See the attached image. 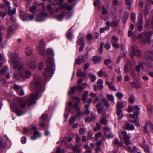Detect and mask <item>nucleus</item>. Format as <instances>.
I'll use <instances>...</instances> for the list:
<instances>
[{
    "instance_id": "obj_1",
    "label": "nucleus",
    "mask_w": 153,
    "mask_h": 153,
    "mask_svg": "<svg viewBox=\"0 0 153 153\" xmlns=\"http://www.w3.org/2000/svg\"><path fill=\"white\" fill-rule=\"evenodd\" d=\"M41 79L40 77L36 76L33 81L31 82L30 86L33 85L36 88L35 92L29 97L27 100H25L21 98L18 99L16 104H13L11 106V109L18 116L23 114L25 112L23 110L25 109L26 106H30L36 102V100L41 96L42 93L45 90L44 85L41 83Z\"/></svg>"
},
{
    "instance_id": "obj_2",
    "label": "nucleus",
    "mask_w": 153,
    "mask_h": 153,
    "mask_svg": "<svg viewBox=\"0 0 153 153\" xmlns=\"http://www.w3.org/2000/svg\"><path fill=\"white\" fill-rule=\"evenodd\" d=\"M11 54L12 64L13 65V68L15 70L14 78L18 79L19 78L25 79L29 78L31 75V73L28 70L23 72V64L19 61L15 59V56Z\"/></svg>"
},
{
    "instance_id": "obj_3",
    "label": "nucleus",
    "mask_w": 153,
    "mask_h": 153,
    "mask_svg": "<svg viewBox=\"0 0 153 153\" xmlns=\"http://www.w3.org/2000/svg\"><path fill=\"white\" fill-rule=\"evenodd\" d=\"M53 62V59L52 58H48L46 61L47 67L43 73L44 77L48 78L51 74H54L55 65Z\"/></svg>"
},
{
    "instance_id": "obj_4",
    "label": "nucleus",
    "mask_w": 153,
    "mask_h": 153,
    "mask_svg": "<svg viewBox=\"0 0 153 153\" xmlns=\"http://www.w3.org/2000/svg\"><path fill=\"white\" fill-rule=\"evenodd\" d=\"M152 32L151 31L148 32L141 33L138 36V38L143 43H147L150 42V37Z\"/></svg>"
},
{
    "instance_id": "obj_5",
    "label": "nucleus",
    "mask_w": 153,
    "mask_h": 153,
    "mask_svg": "<svg viewBox=\"0 0 153 153\" xmlns=\"http://www.w3.org/2000/svg\"><path fill=\"white\" fill-rule=\"evenodd\" d=\"M136 46L134 47L132 51L130 53V56L133 59H134V56H136L137 57H140L142 56L140 50L136 49Z\"/></svg>"
},
{
    "instance_id": "obj_6",
    "label": "nucleus",
    "mask_w": 153,
    "mask_h": 153,
    "mask_svg": "<svg viewBox=\"0 0 153 153\" xmlns=\"http://www.w3.org/2000/svg\"><path fill=\"white\" fill-rule=\"evenodd\" d=\"M30 129L34 131L33 135L32 136L31 138L33 140L36 139L37 138L40 136V133L37 131H36L37 129L36 126H30Z\"/></svg>"
},
{
    "instance_id": "obj_7",
    "label": "nucleus",
    "mask_w": 153,
    "mask_h": 153,
    "mask_svg": "<svg viewBox=\"0 0 153 153\" xmlns=\"http://www.w3.org/2000/svg\"><path fill=\"white\" fill-rule=\"evenodd\" d=\"M74 108L76 109V111L77 112V116L79 118H81L83 116L84 114V112L80 111L81 106L78 105V103L75 102L73 105Z\"/></svg>"
},
{
    "instance_id": "obj_8",
    "label": "nucleus",
    "mask_w": 153,
    "mask_h": 153,
    "mask_svg": "<svg viewBox=\"0 0 153 153\" xmlns=\"http://www.w3.org/2000/svg\"><path fill=\"white\" fill-rule=\"evenodd\" d=\"M45 44L44 43V40L43 39H41L38 49L39 53L40 54L42 55L44 53L45 50Z\"/></svg>"
},
{
    "instance_id": "obj_9",
    "label": "nucleus",
    "mask_w": 153,
    "mask_h": 153,
    "mask_svg": "<svg viewBox=\"0 0 153 153\" xmlns=\"http://www.w3.org/2000/svg\"><path fill=\"white\" fill-rule=\"evenodd\" d=\"M122 133L123 136V138L125 140V144L127 145L130 144V136L129 135H128L126 132L125 131H122Z\"/></svg>"
},
{
    "instance_id": "obj_10",
    "label": "nucleus",
    "mask_w": 153,
    "mask_h": 153,
    "mask_svg": "<svg viewBox=\"0 0 153 153\" xmlns=\"http://www.w3.org/2000/svg\"><path fill=\"white\" fill-rule=\"evenodd\" d=\"M13 88L16 91L17 94L19 95L22 96L24 95V91L21 86L16 84H14L13 86Z\"/></svg>"
},
{
    "instance_id": "obj_11",
    "label": "nucleus",
    "mask_w": 153,
    "mask_h": 153,
    "mask_svg": "<svg viewBox=\"0 0 153 153\" xmlns=\"http://www.w3.org/2000/svg\"><path fill=\"white\" fill-rule=\"evenodd\" d=\"M27 65L28 67L31 69L34 68L36 66L35 62L34 61H32L30 60L27 61Z\"/></svg>"
},
{
    "instance_id": "obj_12",
    "label": "nucleus",
    "mask_w": 153,
    "mask_h": 153,
    "mask_svg": "<svg viewBox=\"0 0 153 153\" xmlns=\"http://www.w3.org/2000/svg\"><path fill=\"white\" fill-rule=\"evenodd\" d=\"M102 104L100 102L97 103L96 105V108L98 113H101L103 111V108L104 106H102Z\"/></svg>"
},
{
    "instance_id": "obj_13",
    "label": "nucleus",
    "mask_w": 153,
    "mask_h": 153,
    "mask_svg": "<svg viewBox=\"0 0 153 153\" xmlns=\"http://www.w3.org/2000/svg\"><path fill=\"white\" fill-rule=\"evenodd\" d=\"M16 29V26L14 25H13L10 26L8 28L7 31L9 33L13 34L15 32V30Z\"/></svg>"
},
{
    "instance_id": "obj_14",
    "label": "nucleus",
    "mask_w": 153,
    "mask_h": 153,
    "mask_svg": "<svg viewBox=\"0 0 153 153\" xmlns=\"http://www.w3.org/2000/svg\"><path fill=\"white\" fill-rule=\"evenodd\" d=\"M146 64L147 62L144 61H143L142 62L139 63V65H137L136 68V70L137 72H139L141 68H143V64Z\"/></svg>"
},
{
    "instance_id": "obj_15",
    "label": "nucleus",
    "mask_w": 153,
    "mask_h": 153,
    "mask_svg": "<svg viewBox=\"0 0 153 153\" xmlns=\"http://www.w3.org/2000/svg\"><path fill=\"white\" fill-rule=\"evenodd\" d=\"M87 85L85 83H83L82 85H78L76 87V89L80 92L82 91L85 88Z\"/></svg>"
},
{
    "instance_id": "obj_16",
    "label": "nucleus",
    "mask_w": 153,
    "mask_h": 153,
    "mask_svg": "<svg viewBox=\"0 0 153 153\" xmlns=\"http://www.w3.org/2000/svg\"><path fill=\"white\" fill-rule=\"evenodd\" d=\"M92 60L93 62V63L94 64L99 63L101 62V57L100 56L98 57L97 56H95L93 57Z\"/></svg>"
},
{
    "instance_id": "obj_17",
    "label": "nucleus",
    "mask_w": 153,
    "mask_h": 153,
    "mask_svg": "<svg viewBox=\"0 0 153 153\" xmlns=\"http://www.w3.org/2000/svg\"><path fill=\"white\" fill-rule=\"evenodd\" d=\"M126 103L125 102H117L116 105V109H121V108H123L126 106Z\"/></svg>"
},
{
    "instance_id": "obj_18",
    "label": "nucleus",
    "mask_w": 153,
    "mask_h": 153,
    "mask_svg": "<svg viewBox=\"0 0 153 153\" xmlns=\"http://www.w3.org/2000/svg\"><path fill=\"white\" fill-rule=\"evenodd\" d=\"M20 18L23 20H25L27 19L28 16L26 13L23 11H21L20 12Z\"/></svg>"
},
{
    "instance_id": "obj_19",
    "label": "nucleus",
    "mask_w": 153,
    "mask_h": 153,
    "mask_svg": "<svg viewBox=\"0 0 153 153\" xmlns=\"http://www.w3.org/2000/svg\"><path fill=\"white\" fill-rule=\"evenodd\" d=\"M130 84L133 88H139L140 87V85L138 84V81L137 80L135 82H131Z\"/></svg>"
},
{
    "instance_id": "obj_20",
    "label": "nucleus",
    "mask_w": 153,
    "mask_h": 153,
    "mask_svg": "<svg viewBox=\"0 0 153 153\" xmlns=\"http://www.w3.org/2000/svg\"><path fill=\"white\" fill-rule=\"evenodd\" d=\"M116 112L117 115L119 116L118 119L119 120H121L123 116L121 109H116Z\"/></svg>"
},
{
    "instance_id": "obj_21",
    "label": "nucleus",
    "mask_w": 153,
    "mask_h": 153,
    "mask_svg": "<svg viewBox=\"0 0 153 153\" xmlns=\"http://www.w3.org/2000/svg\"><path fill=\"white\" fill-rule=\"evenodd\" d=\"M8 9V14L9 15L12 16L16 13V8H14L12 10H11V7H9Z\"/></svg>"
},
{
    "instance_id": "obj_22",
    "label": "nucleus",
    "mask_w": 153,
    "mask_h": 153,
    "mask_svg": "<svg viewBox=\"0 0 153 153\" xmlns=\"http://www.w3.org/2000/svg\"><path fill=\"white\" fill-rule=\"evenodd\" d=\"M129 13L127 12H126L124 13L123 16V23H125L128 17Z\"/></svg>"
},
{
    "instance_id": "obj_23",
    "label": "nucleus",
    "mask_w": 153,
    "mask_h": 153,
    "mask_svg": "<svg viewBox=\"0 0 153 153\" xmlns=\"http://www.w3.org/2000/svg\"><path fill=\"white\" fill-rule=\"evenodd\" d=\"M134 128V127L133 125H130L129 123H127L125 126V129L126 130H133Z\"/></svg>"
},
{
    "instance_id": "obj_24",
    "label": "nucleus",
    "mask_w": 153,
    "mask_h": 153,
    "mask_svg": "<svg viewBox=\"0 0 153 153\" xmlns=\"http://www.w3.org/2000/svg\"><path fill=\"white\" fill-rule=\"evenodd\" d=\"M38 10L37 6L35 5L32 6L30 8V11L32 13H36Z\"/></svg>"
},
{
    "instance_id": "obj_25",
    "label": "nucleus",
    "mask_w": 153,
    "mask_h": 153,
    "mask_svg": "<svg viewBox=\"0 0 153 153\" xmlns=\"http://www.w3.org/2000/svg\"><path fill=\"white\" fill-rule=\"evenodd\" d=\"M102 97V101L105 105L108 108L110 106V105L106 99L104 97L103 95H101Z\"/></svg>"
},
{
    "instance_id": "obj_26",
    "label": "nucleus",
    "mask_w": 153,
    "mask_h": 153,
    "mask_svg": "<svg viewBox=\"0 0 153 153\" xmlns=\"http://www.w3.org/2000/svg\"><path fill=\"white\" fill-rule=\"evenodd\" d=\"M146 125L148 127H147L150 129V131L153 133V124L151 122L148 121L146 122Z\"/></svg>"
},
{
    "instance_id": "obj_27",
    "label": "nucleus",
    "mask_w": 153,
    "mask_h": 153,
    "mask_svg": "<svg viewBox=\"0 0 153 153\" xmlns=\"http://www.w3.org/2000/svg\"><path fill=\"white\" fill-rule=\"evenodd\" d=\"M64 12H61L60 14L58 15L56 17V18L59 21H61L62 19L64 17Z\"/></svg>"
},
{
    "instance_id": "obj_28",
    "label": "nucleus",
    "mask_w": 153,
    "mask_h": 153,
    "mask_svg": "<svg viewBox=\"0 0 153 153\" xmlns=\"http://www.w3.org/2000/svg\"><path fill=\"white\" fill-rule=\"evenodd\" d=\"M88 75L89 77L91 78V82L95 81L96 79V77L94 75L91 73H89L88 74Z\"/></svg>"
},
{
    "instance_id": "obj_29",
    "label": "nucleus",
    "mask_w": 153,
    "mask_h": 153,
    "mask_svg": "<svg viewBox=\"0 0 153 153\" xmlns=\"http://www.w3.org/2000/svg\"><path fill=\"white\" fill-rule=\"evenodd\" d=\"M104 43L102 42L100 43V47L98 48V52L100 54H101L103 52Z\"/></svg>"
},
{
    "instance_id": "obj_30",
    "label": "nucleus",
    "mask_w": 153,
    "mask_h": 153,
    "mask_svg": "<svg viewBox=\"0 0 153 153\" xmlns=\"http://www.w3.org/2000/svg\"><path fill=\"white\" fill-rule=\"evenodd\" d=\"M46 9L49 11L50 13L51 14H54V12L53 10V8L51 5L50 4H48L46 5Z\"/></svg>"
},
{
    "instance_id": "obj_31",
    "label": "nucleus",
    "mask_w": 153,
    "mask_h": 153,
    "mask_svg": "<svg viewBox=\"0 0 153 153\" xmlns=\"http://www.w3.org/2000/svg\"><path fill=\"white\" fill-rule=\"evenodd\" d=\"M25 52L26 55L29 56L32 53V51L31 48L28 47L25 49Z\"/></svg>"
},
{
    "instance_id": "obj_32",
    "label": "nucleus",
    "mask_w": 153,
    "mask_h": 153,
    "mask_svg": "<svg viewBox=\"0 0 153 153\" xmlns=\"http://www.w3.org/2000/svg\"><path fill=\"white\" fill-rule=\"evenodd\" d=\"M113 143L116 145H119L120 146H123V143L121 142H119L118 139L117 138H115L113 141Z\"/></svg>"
},
{
    "instance_id": "obj_33",
    "label": "nucleus",
    "mask_w": 153,
    "mask_h": 153,
    "mask_svg": "<svg viewBox=\"0 0 153 153\" xmlns=\"http://www.w3.org/2000/svg\"><path fill=\"white\" fill-rule=\"evenodd\" d=\"M84 40L85 38L84 37L80 38L77 41L78 44L79 45H82L83 44H85L84 43Z\"/></svg>"
},
{
    "instance_id": "obj_34",
    "label": "nucleus",
    "mask_w": 153,
    "mask_h": 153,
    "mask_svg": "<svg viewBox=\"0 0 153 153\" xmlns=\"http://www.w3.org/2000/svg\"><path fill=\"white\" fill-rule=\"evenodd\" d=\"M73 151L76 152L77 153H80L81 150L79 147L77 146H75L72 148Z\"/></svg>"
},
{
    "instance_id": "obj_35",
    "label": "nucleus",
    "mask_w": 153,
    "mask_h": 153,
    "mask_svg": "<svg viewBox=\"0 0 153 153\" xmlns=\"http://www.w3.org/2000/svg\"><path fill=\"white\" fill-rule=\"evenodd\" d=\"M108 100L112 102L114 101V98L113 96L111 94H108L106 96Z\"/></svg>"
},
{
    "instance_id": "obj_36",
    "label": "nucleus",
    "mask_w": 153,
    "mask_h": 153,
    "mask_svg": "<svg viewBox=\"0 0 153 153\" xmlns=\"http://www.w3.org/2000/svg\"><path fill=\"white\" fill-rule=\"evenodd\" d=\"M77 76H81L82 77H85L86 75V74L82 72L81 71H79L77 73Z\"/></svg>"
},
{
    "instance_id": "obj_37",
    "label": "nucleus",
    "mask_w": 153,
    "mask_h": 153,
    "mask_svg": "<svg viewBox=\"0 0 153 153\" xmlns=\"http://www.w3.org/2000/svg\"><path fill=\"white\" fill-rule=\"evenodd\" d=\"M101 128V126L100 123H96V127L94 128V131L96 132Z\"/></svg>"
},
{
    "instance_id": "obj_38",
    "label": "nucleus",
    "mask_w": 153,
    "mask_h": 153,
    "mask_svg": "<svg viewBox=\"0 0 153 153\" xmlns=\"http://www.w3.org/2000/svg\"><path fill=\"white\" fill-rule=\"evenodd\" d=\"M36 20L40 22L43 21L44 19L43 17L42 16V14H41L37 15L36 17Z\"/></svg>"
},
{
    "instance_id": "obj_39",
    "label": "nucleus",
    "mask_w": 153,
    "mask_h": 153,
    "mask_svg": "<svg viewBox=\"0 0 153 153\" xmlns=\"http://www.w3.org/2000/svg\"><path fill=\"white\" fill-rule=\"evenodd\" d=\"M77 117V115H74L73 117H71L69 120V122L70 123H74L76 118Z\"/></svg>"
},
{
    "instance_id": "obj_40",
    "label": "nucleus",
    "mask_w": 153,
    "mask_h": 153,
    "mask_svg": "<svg viewBox=\"0 0 153 153\" xmlns=\"http://www.w3.org/2000/svg\"><path fill=\"white\" fill-rule=\"evenodd\" d=\"M119 22V21H113L111 22V25L112 27H116L117 26Z\"/></svg>"
},
{
    "instance_id": "obj_41",
    "label": "nucleus",
    "mask_w": 153,
    "mask_h": 153,
    "mask_svg": "<svg viewBox=\"0 0 153 153\" xmlns=\"http://www.w3.org/2000/svg\"><path fill=\"white\" fill-rule=\"evenodd\" d=\"M101 123L103 125H106L107 124V121L105 117H102L100 120Z\"/></svg>"
},
{
    "instance_id": "obj_42",
    "label": "nucleus",
    "mask_w": 153,
    "mask_h": 153,
    "mask_svg": "<svg viewBox=\"0 0 153 153\" xmlns=\"http://www.w3.org/2000/svg\"><path fill=\"white\" fill-rule=\"evenodd\" d=\"M131 19L132 21L133 22H135L136 19V14L134 12H132L131 14Z\"/></svg>"
},
{
    "instance_id": "obj_43",
    "label": "nucleus",
    "mask_w": 153,
    "mask_h": 153,
    "mask_svg": "<svg viewBox=\"0 0 153 153\" xmlns=\"http://www.w3.org/2000/svg\"><path fill=\"white\" fill-rule=\"evenodd\" d=\"M66 36L67 38L70 40H71L73 37L72 33L68 31L67 32Z\"/></svg>"
},
{
    "instance_id": "obj_44",
    "label": "nucleus",
    "mask_w": 153,
    "mask_h": 153,
    "mask_svg": "<svg viewBox=\"0 0 153 153\" xmlns=\"http://www.w3.org/2000/svg\"><path fill=\"white\" fill-rule=\"evenodd\" d=\"M134 97L133 94L131 95L129 99V102L132 104L134 102Z\"/></svg>"
},
{
    "instance_id": "obj_45",
    "label": "nucleus",
    "mask_w": 153,
    "mask_h": 153,
    "mask_svg": "<svg viewBox=\"0 0 153 153\" xmlns=\"http://www.w3.org/2000/svg\"><path fill=\"white\" fill-rule=\"evenodd\" d=\"M102 134L100 132H99L98 133H96L95 134V140H98V138L101 137L102 136Z\"/></svg>"
},
{
    "instance_id": "obj_46",
    "label": "nucleus",
    "mask_w": 153,
    "mask_h": 153,
    "mask_svg": "<svg viewBox=\"0 0 153 153\" xmlns=\"http://www.w3.org/2000/svg\"><path fill=\"white\" fill-rule=\"evenodd\" d=\"M76 90V87H72L71 88V90L69 91L68 93V95H69L71 94H73L75 91Z\"/></svg>"
},
{
    "instance_id": "obj_47",
    "label": "nucleus",
    "mask_w": 153,
    "mask_h": 153,
    "mask_svg": "<svg viewBox=\"0 0 153 153\" xmlns=\"http://www.w3.org/2000/svg\"><path fill=\"white\" fill-rule=\"evenodd\" d=\"M88 94V91H85L84 92L83 94V96L82 98V99L86 100L87 99V96Z\"/></svg>"
},
{
    "instance_id": "obj_48",
    "label": "nucleus",
    "mask_w": 153,
    "mask_h": 153,
    "mask_svg": "<svg viewBox=\"0 0 153 153\" xmlns=\"http://www.w3.org/2000/svg\"><path fill=\"white\" fill-rule=\"evenodd\" d=\"M112 45L113 47L115 48H118L119 47V43L114 42H112Z\"/></svg>"
},
{
    "instance_id": "obj_49",
    "label": "nucleus",
    "mask_w": 153,
    "mask_h": 153,
    "mask_svg": "<svg viewBox=\"0 0 153 153\" xmlns=\"http://www.w3.org/2000/svg\"><path fill=\"white\" fill-rule=\"evenodd\" d=\"M148 5V4H147L146 5L145 9L144 11V15H145V16L146 18V15H148L149 14V11L148 9H146V7Z\"/></svg>"
},
{
    "instance_id": "obj_50",
    "label": "nucleus",
    "mask_w": 153,
    "mask_h": 153,
    "mask_svg": "<svg viewBox=\"0 0 153 153\" xmlns=\"http://www.w3.org/2000/svg\"><path fill=\"white\" fill-rule=\"evenodd\" d=\"M143 148L146 153H150V150L148 146H144Z\"/></svg>"
},
{
    "instance_id": "obj_51",
    "label": "nucleus",
    "mask_w": 153,
    "mask_h": 153,
    "mask_svg": "<svg viewBox=\"0 0 153 153\" xmlns=\"http://www.w3.org/2000/svg\"><path fill=\"white\" fill-rule=\"evenodd\" d=\"M8 69V67L7 66H5L4 67L3 69L1 70V74H4L6 71Z\"/></svg>"
},
{
    "instance_id": "obj_52",
    "label": "nucleus",
    "mask_w": 153,
    "mask_h": 153,
    "mask_svg": "<svg viewBox=\"0 0 153 153\" xmlns=\"http://www.w3.org/2000/svg\"><path fill=\"white\" fill-rule=\"evenodd\" d=\"M117 97L119 99H121L123 97V95L120 92H118L116 94Z\"/></svg>"
},
{
    "instance_id": "obj_53",
    "label": "nucleus",
    "mask_w": 153,
    "mask_h": 153,
    "mask_svg": "<svg viewBox=\"0 0 153 153\" xmlns=\"http://www.w3.org/2000/svg\"><path fill=\"white\" fill-rule=\"evenodd\" d=\"M72 99L74 100H76L77 102H76L78 103V105L79 104L81 100L80 98L79 97H72Z\"/></svg>"
},
{
    "instance_id": "obj_54",
    "label": "nucleus",
    "mask_w": 153,
    "mask_h": 153,
    "mask_svg": "<svg viewBox=\"0 0 153 153\" xmlns=\"http://www.w3.org/2000/svg\"><path fill=\"white\" fill-rule=\"evenodd\" d=\"M147 125H146L144 128V132L148 136H149V132L147 129Z\"/></svg>"
},
{
    "instance_id": "obj_55",
    "label": "nucleus",
    "mask_w": 153,
    "mask_h": 153,
    "mask_svg": "<svg viewBox=\"0 0 153 153\" xmlns=\"http://www.w3.org/2000/svg\"><path fill=\"white\" fill-rule=\"evenodd\" d=\"M76 3L72 4L70 5H68L67 6V10H72L73 7L76 4Z\"/></svg>"
},
{
    "instance_id": "obj_56",
    "label": "nucleus",
    "mask_w": 153,
    "mask_h": 153,
    "mask_svg": "<svg viewBox=\"0 0 153 153\" xmlns=\"http://www.w3.org/2000/svg\"><path fill=\"white\" fill-rule=\"evenodd\" d=\"M93 134L91 132H88L87 134V139L89 140H91Z\"/></svg>"
},
{
    "instance_id": "obj_57",
    "label": "nucleus",
    "mask_w": 153,
    "mask_h": 153,
    "mask_svg": "<svg viewBox=\"0 0 153 153\" xmlns=\"http://www.w3.org/2000/svg\"><path fill=\"white\" fill-rule=\"evenodd\" d=\"M133 0H125L126 4V5L130 6L131 5Z\"/></svg>"
},
{
    "instance_id": "obj_58",
    "label": "nucleus",
    "mask_w": 153,
    "mask_h": 153,
    "mask_svg": "<svg viewBox=\"0 0 153 153\" xmlns=\"http://www.w3.org/2000/svg\"><path fill=\"white\" fill-rule=\"evenodd\" d=\"M48 55H51V56H54V53L53 51L51 50H47Z\"/></svg>"
},
{
    "instance_id": "obj_59",
    "label": "nucleus",
    "mask_w": 153,
    "mask_h": 153,
    "mask_svg": "<svg viewBox=\"0 0 153 153\" xmlns=\"http://www.w3.org/2000/svg\"><path fill=\"white\" fill-rule=\"evenodd\" d=\"M102 13L103 15H105L107 13V11L105 7L104 6H102Z\"/></svg>"
},
{
    "instance_id": "obj_60",
    "label": "nucleus",
    "mask_w": 153,
    "mask_h": 153,
    "mask_svg": "<svg viewBox=\"0 0 153 153\" xmlns=\"http://www.w3.org/2000/svg\"><path fill=\"white\" fill-rule=\"evenodd\" d=\"M5 28L4 25L1 24V25H0V34H2V30H5Z\"/></svg>"
},
{
    "instance_id": "obj_61",
    "label": "nucleus",
    "mask_w": 153,
    "mask_h": 153,
    "mask_svg": "<svg viewBox=\"0 0 153 153\" xmlns=\"http://www.w3.org/2000/svg\"><path fill=\"white\" fill-rule=\"evenodd\" d=\"M124 70L125 73H127L128 70V66L126 65H124Z\"/></svg>"
},
{
    "instance_id": "obj_62",
    "label": "nucleus",
    "mask_w": 153,
    "mask_h": 153,
    "mask_svg": "<svg viewBox=\"0 0 153 153\" xmlns=\"http://www.w3.org/2000/svg\"><path fill=\"white\" fill-rule=\"evenodd\" d=\"M93 38V36L90 34H88L86 36V38L88 40H90L92 39Z\"/></svg>"
},
{
    "instance_id": "obj_63",
    "label": "nucleus",
    "mask_w": 153,
    "mask_h": 153,
    "mask_svg": "<svg viewBox=\"0 0 153 153\" xmlns=\"http://www.w3.org/2000/svg\"><path fill=\"white\" fill-rule=\"evenodd\" d=\"M112 62L111 60L110 59H106L105 60L104 63L106 65H108Z\"/></svg>"
},
{
    "instance_id": "obj_64",
    "label": "nucleus",
    "mask_w": 153,
    "mask_h": 153,
    "mask_svg": "<svg viewBox=\"0 0 153 153\" xmlns=\"http://www.w3.org/2000/svg\"><path fill=\"white\" fill-rule=\"evenodd\" d=\"M0 83L2 84H4L5 83V80L3 77H0Z\"/></svg>"
}]
</instances>
